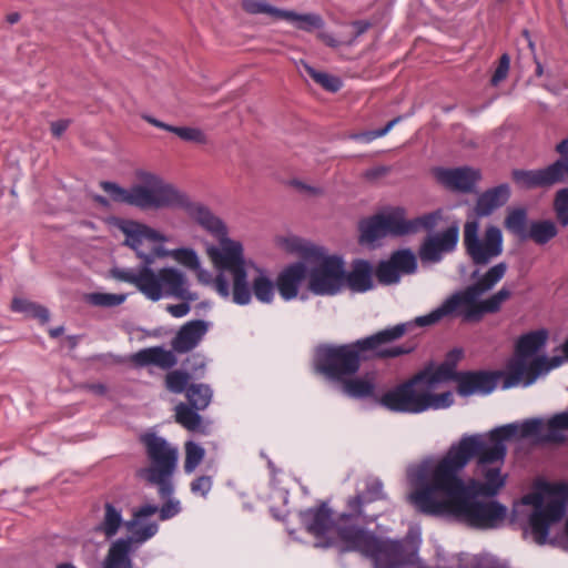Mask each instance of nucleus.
Here are the masks:
<instances>
[{
	"label": "nucleus",
	"instance_id": "nucleus-3",
	"mask_svg": "<svg viewBox=\"0 0 568 568\" xmlns=\"http://www.w3.org/2000/svg\"><path fill=\"white\" fill-rule=\"evenodd\" d=\"M191 217L219 241V245H207L206 254L217 274L215 292L223 298H232L237 305H247L252 295L264 304L273 302L275 284L263 268L244 258L243 245L227 237L223 221L206 206L196 204L190 209Z\"/></svg>",
	"mask_w": 568,
	"mask_h": 568
},
{
	"label": "nucleus",
	"instance_id": "nucleus-58",
	"mask_svg": "<svg viewBox=\"0 0 568 568\" xmlns=\"http://www.w3.org/2000/svg\"><path fill=\"white\" fill-rule=\"evenodd\" d=\"M298 240L297 239H284L282 241V244L285 246L286 250L294 252L298 251L300 246L297 245Z\"/></svg>",
	"mask_w": 568,
	"mask_h": 568
},
{
	"label": "nucleus",
	"instance_id": "nucleus-9",
	"mask_svg": "<svg viewBox=\"0 0 568 568\" xmlns=\"http://www.w3.org/2000/svg\"><path fill=\"white\" fill-rule=\"evenodd\" d=\"M424 375L416 374L408 381L387 390L379 398V404L390 412L418 414L428 409L449 407L453 394L445 392L430 394L423 382Z\"/></svg>",
	"mask_w": 568,
	"mask_h": 568
},
{
	"label": "nucleus",
	"instance_id": "nucleus-2",
	"mask_svg": "<svg viewBox=\"0 0 568 568\" xmlns=\"http://www.w3.org/2000/svg\"><path fill=\"white\" fill-rule=\"evenodd\" d=\"M507 268L505 262L495 264L475 283L450 295L437 308L427 315L416 317L414 322L387 327L351 344L318 348V371L328 378L339 382L355 375L364 361L394 358L413 352L414 346H392L390 344L402 338L414 325L428 326L453 316L460 317L463 322H479L485 314L497 313L501 305L510 298L511 291L509 288L503 286L485 300L479 301V297L501 281Z\"/></svg>",
	"mask_w": 568,
	"mask_h": 568
},
{
	"label": "nucleus",
	"instance_id": "nucleus-27",
	"mask_svg": "<svg viewBox=\"0 0 568 568\" xmlns=\"http://www.w3.org/2000/svg\"><path fill=\"white\" fill-rule=\"evenodd\" d=\"M125 523L126 521H124L122 517V510L111 503H105L103 507V517L94 529L97 532L102 534L106 539H111L118 534L121 526L125 527Z\"/></svg>",
	"mask_w": 568,
	"mask_h": 568
},
{
	"label": "nucleus",
	"instance_id": "nucleus-8",
	"mask_svg": "<svg viewBox=\"0 0 568 568\" xmlns=\"http://www.w3.org/2000/svg\"><path fill=\"white\" fill-rule=\"evenodd\" d=\"M568 484H544L539 491L523 497V504L532 506L529 529L534 541L544 545L550 527L566 515Z\"/></svg>",
	"mask_w": 568,
	"mask_h": 568
},
{
	"label": "nucleus",
	"instance_id": "nucleus-16",
	"mask_svg": "<svg viewBox=\"0 0 568 568\" xmlns=\"http://www.w3.org/2000/svg\"><path fill=\"white\" fill-rule=\"evenodd\" d=\"M459 240L458 223H453L446 230L426 236L418 250L423 263H438L447 253L456 250Z\"/></svg>",
	"mask_w": 568,
	"mask_h": 568
},
{
	"label": "nucleus",
	"instance_id": "nucleus-45",
	"mask_svg": "<svg viewBox=\"0 0 568 568\" xmlns=\"http://www.w3.org/2000/svg\"><path fill=\"white\" fill-rule=\"evenodd\" d=\"M125 298V294L91 293L88 295L87 300L94 306L113 307L121 305Z\"/></svg>",
	"mask_w": 568,
	"mask_h": 568
},
{
	"label": "nucleus",
	"instance_id": "nucleus-51",
	"mask_svg": "<svg viewBox=\"0 0 568 568\" xmlns=\"http://www.w3.org/2000/svg\"><path fill=\"white\" fill-rule=\"evenodd\" d=\"M554 210L557 220L568 212V187L561 189L556 193Z\"/></svg>",
	"mask_w": 568,
	"mask_h": 568
},
{
	"label": "nucleus",
	"instance_id": "nucleus-7",
	"mask_svg": "<svg viewBox=\"0 0 568 568\" xmlns=\"http://www.w3.org/2000/svg\"><path fill=\"white\" fill-rule=\"evenodd\" d=\"M545 331H534L520 336L516 343V357L508 364L504 379V388L515 387L519 384L531 385L539 375L547 374L564 362L561 356L548 359L545 356L536 357L530 364L526 359L536 354L546 343Z\"/></svg>",
	"mask_w": 568,
	"mask_h": 568
},
{
	"label": "nucleus",
	"instance_id": "nucleus-50",
	"mask_svg": "<svg viewBox=\"0 0 568 568\" xmlns=\"http://www.w3.org/2000/svg\"><path fill=\"white\" fill-rule=\"evenodd\" d=\"M172 495L165 497L168 499L161 508L158 507L161 520H168L176 516L181 511V504L178 499L171 498Z\"/></svg>",
	"mask_w": 568,
	"mask_h": 568
},
{
	"label": "nucleus",
	"instance_id": "nucleus-59",
	"mask_svg": "<svg viewBox=\"0 0 568 568\" xmlns=\"http://www.w3.org/2000/svg\"><path fill=\"white\" fill-rule=\"evenodd\" d=\"M463 356V351L462 349H453L452 352H449L448 356H447V361L446 362H449L450 364H456Z\"/></svg>",
	"mask_w": 568,
	"mask_h": 568
},
{
	"label": "nucleus",
	"instance_id": "nucleus-28",
	"mask_svg": "<svg viewBox=\"0 0 568 568\" xmlns=\"http://www.w3.org/2000/svg\"><path fill=\"white\" fill-rule=\"evenodd\" d=\"M342 382L343 393L352 398H367L375 393V377L365 375L363 377H345Z\"/></svg>",
	"mask_w": 568,
	"mask_h": 568
},
{
	"label": "nucleus",
	"instance_id": "nucleus-41",
	"mask_svg": "<svg viewBox=\"0 0 568 568\" xmlns=\"http://www.w3.org/2000/svg\"><path fill=\"white\" fill-rule=\"evenodd\" d=\"M307 74L321 87L329 92H336L342 88V81L339 78L328 74L326 72L316 71L310 65H305Z\"/></svg>",
	"mask_w": 568,
	"mask_h": 568
},
{
	"label": "nucleus",
	"instance_id": "nucleus-53",
	"mask_svg": "<svg viewBox=\"0 0 568 568\" xmlns=\"http://www.w3.org/2000/svg\"><path fill=\"white\" fill-rule=\"evenodd\" d=\"M190 302L182 301L180 304H170L166 311L176 318L183 317L190 313Z\"/></svg>",
	"mask_w": 568,
	"mask_h": 568
},
{
	"label": "nucleus",
	"instance_id": "nucleus-30",
	"mask_svg": "<svg viewBox=\"0 0 568 568\" xmlns=\"http://www.w3.org/2000/svg\"><path fill=\"white\" fill-rule=\"evenodd\" d=\"M459 373L455 371L454 364L449 362L443 363L435 371H423L418 375H424L423 382L430 394L438 384L446 381H456Z\"/></svg>",
	"mask_w": 568,
	"mask_h": 568
},
{
	"label": "nucleus",
	"instance_id": "nucleus-32",
	"mask_svg": "<svg viewBox=\"0 0 568 568\" xmlns=\"http://www.w3.org/2000/svg\"><path fill=\"white\" fill-rule=\"evenodd\" d=\"M505 227L521 240H526L529 230L528 214L523 207L509 209L505 219Z\"/></svg>",
	"mask_w": 568,
	"mask_h": 568
},
{
	"label": "nucleus",
	"instance_id": "nucleus-52",
	"mask_svg": "<svg viewBox=\"0 0 568 568\" xmlns=\"http://www.w3.org/2000/svg\"><path fill=\"white\" fill-rule=\"evenodd\" d=\"M510 65V59L508 54H503L499 59L498 67L496 68L493 77H491V84L497 85L499 82L505 80L507 78L508 71Z\"/></svg>",
	"mask_w": 568,
	"mask_h": 568
},
{
	"label": "nucleus",
	"instance_id": "nucleus-61",
	"mask_svg": "<svg viewBox=\"0 0 568 568\" xmlns=\"http://www.w3.org/2000/svg\"><path fill=\"white\" fill-rule=\"evenodd\" d=\"M88 389L98 395H104L106 393V387L103 384H91L88 386Z\"/></svg>",
	"mask_w": 568,
	"mask_h": 568
},
{
	"label": "nucleus",
	"instance_id": "nucleus-62",
	"mask_svg": "<svg viewBox=\"0 0 568 568\" xmlns=\"http://www.w3.org/2000/svg\"><path fill=\"white\" fill-rule=\"evenodd\" d=\"M294 185L297 186L298 189L310 192L312 194H318L321 192L320 189L310 186V185H305L304 183L298 182V181L294 182Z\"/></svg>",
	"mask_w": 568,
	"mask_h": 568
},
{
	"label": "nucleus",
	"instance_id": "nucleus-38",
	"mask_svg": "<svg viewBox=\"0 0 568 568\" xmlns=\"http://www.w3.org/2000/svg\"><path fill=\"white\" fill-rule=\"evenodd\" d=\"M389 258L400 273L412 274L417 268L416 256L410 250L396 251Z\"/></svg>",
	"mask_w": 568,
	"mask_h": 568
},
{
	"label": "nucleus",
	"instance_id": "nucleus-49",
	"mask_svg": "<svg viewBox=\"0 0 568 568\" xmlns=\"http://www.w3.org/2000/svg\"><path fill=\"white\" fill-rule=\"evenodd\" d=\"M399 120H400V118H395L392 121H389L382 129L374 130V131H366V132H362V133H357V134H353L352 139H354V140H363L365 142H371V141H373V140H375L377 138H382V136L386 135L392 130V128L397 122H399Z\"/></svg>",
	"mask_w": 568,
	"mask_h": 568
},
{
	"label": "nucleus",
	"instance_id": "nucleus-37",
	"mask_svg": "<svg viewBox=\"0 0 568 568\" xmlns=\"http://www.w3.org/2000/svg\"><path fill=\"white\" fill-rule=\"evenodd\" d=\"M11 308L14 312L23 313L28 316L39 318L42 323H47L49 321V311L45 307L24 298H13Z\"/></svg>",
	"mask_w": 568,
	"mask_h": 568
},
{
	"label": "nucleus",
	"instance_id": "nucleus-42",
	"mask_svg": "<svg viewBox=\"0 0 568 568\" xmlns=\"http://www.w3.org/2000/svg\"><path fill=\"white\" fill-rule=\"evenodd\" d=\"M242 7L248 13H265L277 20H281L283 13V10L272 7L271 4L262 0H243Z\"/></svg>",
	"mask_w": 568,
	"mask_h": 568
},
{
	"label": "nucleus",
	"instance_id": "nucleus-6",
	"mask_svg": "<svg viewBox=\"0 0 568 568\" xmlns=\"http://www.w3.org/2000/svg\"><path fill=\"white\" fill-rule=\"evenodd\" d=\"M141 179L143 184H138L130 189H124L109 181L100 182V186L110 195L112 201L141 210H158L186 204L185 195L171 184L165 183L158 175L145 173Z\"/></svg>",
	"mask_w": 568,
	"mask_h": 568
},
{
	"label": "nucleus",
	"instance_id": "nucleus-4",
	"mask_svg": "<svg viewBox=\"0 0 568 568\" xmlns=\"http://www.w3.org/2000/svg\"><path fill=\"white\" fill-rule=\"evenodd\" d=\"M358 519L373 523L376 516H356L353 510L341 514L335 519L329 539L315 542V547H334L341 554L358 552L371 558L374 568H404L414 565L417 556L414 542L379 538L375 532L357 525Z\"/></svg>",
	"mask_w": 568,
	"mask_h": 568
},
{
	"label": "nucleus",
	"instance_id": "nucleus-23",
	"mask_svg": "<svg viewBox=\"0 0 568 568\" xmlns=\"http://www.w3.org/2000/svg\"><path fill=\"white\" fill-rule=\"evenodd\" d=\"M510 197V187L504 183L481 193L477 200L475 212L479 217L490 215L503 206Z\"/></svg>",
	"mask_w": 568,
	"mask_h": 568
},
{
	"label": "nucleus",
	"instance_id": "nucleus-5",
	"mask_svg": "<svg viewBox=\"0 0 568 568\" xmlns=\"http://www.w3.org/2000/svg\"><path fill=\"white\" fill-rule=\"evenodd\" d=\"M115 278L134 285L146 298L156 302L164 297L176 298L185 302L197 300L196 293L190 288V282L185 273L176 267H163L154 271L149 266L136 270H114Z\"/></svg>",
	"mask_w": 568,
	"mask_h": 568
},
{
	"label": "nucleus",
	"instance_id": "nucleus-24",
	"mask_svg": "<svg viewBox=\"0 0 568 568\" xmlns=\"http://www.w3.org/2000/svg\"><path fill=\"white\" fill-rule=\"evenodd\" d=\"M345 285L353 291L363 293L373 288V267L365 260H356L349 273L345 272Z\"/></svg>",
	"mask_w": 568,
	"mask_h": 568
},
{
	"label": "nucleus",
	"instance_id": "nucleus-29",
	"mask_svg": "<svg viewBox=\"0 0 568 568\" xmlns=\"http://www.w3.org/2000/svg\"><path fill=\"white\" fill-rule=\"evenodd\" d=\"M359 231V241L367 244H372L377 240L388 236L381 213L361 221Z\"/></svg>",
	"mask_w": 568,
	"mask_h": 568
},
{
	"label": "nucleus",
	"instance_id": "nucleus-57",
	"mask_svg": "<svg viewBox=\"0 0 568 568\" xmlns=\"http://www.w3.org/2000/svg\"><path fill=\"white\" fill-rule=\"evenodd\" d=\"M143 119H144L148 123H150V124L154 125L155 128H159V129L165 130V131H168V132H172V133H173V130H174V128H175L174 125L166 124V123H164V122H162V121H160V120H158V119H155V118H153V116H151V115H143Z\"/></svg>",
	"mask_w": 568,
	"mask_h": 568
},
{
	"label": "nucleus",
	"instance_id": "nucleus-35",
	"mask_svg": "<svg viewBox=\"0 0 568 568\" xmlns=\"http://www.w3.org/2000/svg\"><path fill=\"white\" fill-rule=\"evenodd\" d=\"M281 20L290 21L297 29L304 31H313L323 27L322 18L314 13L300 14L294 11L283 10Z\"/></svg>",
	"mask_w": 568,
	"mask_h": 568
},
{
	"label": "nucleus",
	"instance_id": "nucleus-60",
	"mask_svg": "<svg viewBox=\"0 0 568 568\" xmlns=\"http://www.w3.org/2000/svg\"><path fill=\"white\" fill-rule=\"evenodd\" d=\"M353 26L356 28V34L361 36L369 29L371 23L366 21H355Z\"/></svg>",
	"mask_w": 568,
	"mask_h": 568
},
{
	"label": "nucleus",
	"instance_id": "nucleus-13",
	"mask_svg": "<svg viewBox=\"0 0 568 568\" xmlns=\"http://www.w3.org/2000/svg\"><path fill=\"white\" fill-rule=\"evenodd\" d=\"M120 230L125 235L124 244L130 246L143 261V266H149L155 257H171L172 250L155 246L156 243L168 241V237L156 230L132 220L122 221Z\"/></svg>",
	"mask_w": 568,
	"mask_h": 568
},
{
	"label": "nucleus",
	"instance_id": "nucleus-10",
	"mask_svg": "<svg viewBox=\"0 0 568 568\" xmlns=\"http://www.w3.org/2000/svg\"><path fill=\"white\" fill-rule=\"evenodd\" d=\"M140 442L150 462L148 467L139 470L140 477L156 486L161 498L169 497L174 491L172 477L178 467V448L154 433L141 435Z\"/></svg>",
	"mask_w": 568,
	"mask_h": 568
},
{
	"label": "nucleus",
	"instance_id": "nucleus-26",
	"mask_svg": "<svg viewBox=\"0 0 568 568\" xmlns=\"http://www.w3.org/2000/svg\"><path fill=\"white\" fill-rule=\"evenodd\" d=\"M388 236L399 237L410 235V220L406 217V210L400 206L389 207L381 212Z\"/></svg>",
	"mask_w": 568,
	"mask_h": 568
},
{
	"label": "nucleus",
	"instance_id": "nucleus-21",
	"mask_svg": "<svg viewBox=\"0 0 568 568\" xmlns=\"http://www.w3.org/2000/svg\"><path fill=\"white\" fill-rule=\"evenodd\" d=\"M308 277L304 263L297 262L286 266L276 278V287L285 301L295 298L303 281Z\"/></svg>",
	"mask_w": 568,
	"mask_h": 568
},
{
	"label": "nucleus",
	"instance_id": "nucleus-11",
	"mask_svg": "<svg viewBox=\"0 0 568 568\" xmlns=\"http://www.w3.org/2000/svg\"><path fill=\"white\" fill-rule=\"evenodd\" d=\"M156 511L158 506L151 504L133 510L132 518L125 523V528L132 532V536L119 538L111 544L103 561V568H132L130 555L134 550V544L145 542L159 530L156 523H150L140 528L138 526L144 518L155 515Z\"/></svg>",
	"mask_w": 568,
	"mask_h": 568
},
{
	"label": "nucleus",
	"instance_id": "nucleus-56",
	"mask_svg": "<svg viewBox=\"0 0 568 568\" xmlns=\"http://www.w3.org/2000/svg\"><path fill=\"white\" fill-rule=\"evenodd\" d=\"M69 126L68 120H58L51 123V132L54 136L60 138Z\"/></svg>",
	"mask_w": 568,
	"mask_h": 568
},
{
	"label": "nucleus",
	"instance_id": "nucleus-25",
	"mask_svg": "<svg viewBox=\"0 0 568 568\" xmlns=\"http://www.w3.org/2000/svg\"><path fill=\"white\" fill-rule=\"evenodd\" d=\"M384 498L383 483L377 478H371L366 481L364 491L347 499V507L349 510L355 511L356 516H366L363 507L366 504Z\"/></svg>",
	"mask_w": 568,
	"mask_h": 568
},
{
	"label": "nucleus",
	"instance_id": "nucleus-48",
	"mask_svg": "<svg viewBox=\"0 0 568 568\" xmlns=\"http://www.w3.org/2000/svg\"><path fill=\"white\" fill-rule=\"evenodd\" d=\"M213 486V479L209 475H202L193 479L190 484V490L193 495L207 498Z\"/></svg>",
	"mask_w": 568,
	"mask_h": 568
},
{
	"label": "nucleus",
	"instance_id": "nucleus-55",
	"mask_svg": "<svg viewBox=\"0 0 568 568\" xmlns=\"http://www.w3.org/2000/svg\"><path fill=\"white\" fill-rule=\"evenodd\" d=\"M389 172V169L387 166H376L373 169H369L365 172V178L368 180H376L382 176H385Z\"/></svg>",
	"mask_w": 568,
	"mask_h": 568
},
{
	"label": "nucleus",
	"instance_id": "nucleus-14",
	"mask_svg": "<svg viewBox=\"0 0 568 568\" xmlns=\"http://www.w3.org/2000/svg\"><path fill=\"white\" fill-rule=\"evenodd\" d=\"M316 263L308 272V288L316 295H335L345 285V264L336 255L316 250Z\"/></svg>",
	"mask_w": 568,
	"mask_h": 568
},
{
	"label": "nucleus",
	"instance_id": "nucleus-47",
	"mask_svg": "<svg viewBox=\"0 0 568 568\" xmlns=\"http://www.w3.org/2000/svg\"><path fill=\"white\" fill-rule=\"evenodd\" d=\"M173 133L181 140L197 144L207 143L206 134L199 128L193 126H175Z\"/></svg>",
	"mask_w": 568,
	"mask_h": 568
},
{
	"label": "nucleus",
	"instance_id": "nucleus-22",
	"mask_svg": "<svg viewBox=\"0 0 568 568\" xmlns=\"http://www.w3.org/2000/svg\"><path fill=\"white\" fill-rule=\"evenodd\" d=\"M130 359L138 367L155 365L162 369H170L178 363L173 351L165 349L161 346L140 349L132 354Z\"/></svg>",
	"mask_w": 568,
	"mask_h": 568
},
{
	"label": "nucleus",
	"instance_id": "nucleus-44",
	"mask_svg": "<svg viewBox=\"0 0 568 568\" xmlns=\"http://www.w3.org/2000/svg\"><path fill=\"white\" fill-rule=\"evenodd\" d=\"M172 258L189 270H196L200 265L197 253L193 248L181 247L172 250Z\"/></svg>",
	"mask_w": 568,
	"mask_h": 568
},
{
	"label": "nucleus",
	"instance_id": "nucleus-54",
	"mask_svg": "<svg viewBox=\"0 0 568 568\" xmlns=\"http://www.w3.org/2000/svg\"><path fill=\"white\" fill-rule=\"evenodd\" d=\"M193 271L196 273V277L200 283L206 285L211 284L214 287V281L216 280V276L213 278L212 274L209 271L203 270L201 267V264L199 265V268Z\"/></svg>",
	"mask_w": 568,
	"mask_h": 568
},
{
	"label": "nucleus",
	"instance_id": "nucleus-31",
	"mask_svg": "<svg viewBox=\"0 0 568 568\" xmlns=\"http://www.w3.org/2000/svg\"><path fill=\"white\" fill-rule=\"evenodd\" d=\"M558 235L555 222L550 220L534 221L529 224L526 240H531L538 245H545Z\"/></svg>",
	"mask_w": 568,
	"mask_h": 568
},
{
	"label": "nucleus",
	"instance_id": "nucleus-63",
	"mask_svg": "<svg viewBox=\"0 0 568 568\" xmlns=\"http://www.w3.org/2000/svg\"><path fill=\"white\" fill-rule=\"evenodd\" d=\"M19 20H20V14H19V13H17V12L10 13V14H8V17H7V21H8L10 24L17 23Z\"/></svg>",
	"mask_w": 568,
	"mask_h": 568
},
{
	"label": "nucleus",
	"instance_id": "nucleus-18",
	"mask_svg": "<svg viewBox=\"0 0 568 568\" xmlns=\"http://www.w3.org/2000/svg\"><path fill=\"white\" fill-rule=\"evenodd\" d=\"M503 373L499 372H460L457 376V392L462 396L474 394L487 395L497 385V379Z\"/></svg>",
	"mask_w": 568,
	"mask_h": 568
},
{
	"label": "nucleus",
	"instance_id": "nucleus-39",
	"mask_svg": "<svg viewBox=\"0 0 568 568\" xmlns=\"http://www.w3.org/2000/svg\"><path fill=\"white\" fill-rule=\"evenodd\" d=\"M185 460H184V471L186 474L193 473L196 467L203 462L205 456V450L202 446L194 442L185 443Z\"/></svg>",
	"mask_w": 568,
	"mask_h": 568
},
{
	"label": "nucleus",
	"instance_id": "nucleus-34",
	"mask_svg": "<svg viewBox=\"0 0 568 568\" xmlns=\"http://www.w3.org/2000/svg\"><path fill=\"white\" fill-rule=\"evenodd\" d=\"M185 396L190 406L196 410H204L212 400L213 392L206 384H191Z\"/></svg>",
	"mask_w": 568,
	"mask_h": 568
},
{
	"label": "nucleus",
	"instance_id": "nucleus-1",
	"mask_svg": "<svg viewBox=\"0 0 568 568\" xmlns=\"http://www.w3.org/2000/svg\"><path fill=\"white\" fill-rule=\"evenodd\" d=\"M540 419L507 424L487 434L463 436L437 462H424L409 473L415 490L409 501L423 514L449 517L476 529H496L504 525L508 509L493 497L505 485L500 469L507 448L505 442L540 434Z\"/></svg>",
	"mask_w": 568,
	"mask_h": 568
},
{
	"label": "nucleus",
	"instance_id": "nucleus-43",
	"mask_svg": "<svg viewBox=\"0 0 568 568\" xmlns=\"http://www.w3.org/2000/svg\"><path fill=\"white\" fill-rule=\"evenodd\" d=\"M190 374L183 371H172L168 373L165 377V386L166 388L174 393V394H181L183 392L186 393V389L189 388L187 384L190 382Z\"/></svg>",
	"mask_w": 568,
	"mask_h": 568
},
{
	"label": "nucleus",
	"instance_id": "nucleus-12",
	"mask_svg": "<svg viewBox=\"0 0 568 568\" xmlns=\"http://www.w3.org/2000/svg\"><path fill=\"white\" fill-rule=\"evenodd\" d=\"M479 229L477 220H467L463 230V244L474 265L486 266L503 254L504 236L496 225H488L481 236Z\"/></svg>",
	"mask_w": 568,
	"mask_h": 568
},
{
	"label": "nucleus",
	"instance_id": "nucleus-20",
	"mask_svg": "<svg viewBox=\"0 0 568 568\" xmlns=\"http://www.w3.org/2000/svg\"><path fill=\"white\" fill-rule=\"evenodd\" d=\"M434 174L437 181L442 183L444 186L462 192H470L474 185L480 179L479 171L470 168H439L434 171Z\"/></svg>",
	"mask_w": 568,
	"mask_h": 568
},
{
	"label": "nucleus",
	"instance_id": "nucleus-15",
	"mask_svg": "<svg viewBox=\"0 0 568 568\" xmlns=\"http://www.w3.org/2000/svg\"><path fill=\"white\" fill-rule=\"evenodd\" d=\"M514 182L524 189L549 187L555 184L568 183V162L557 160L544 169L514 170Z\"/></svg>",
	"mask_w": 568,
	"mask_h": 568
},
{
	"label": "nucleus",
	"instance_id": "nucleus-64",
	"mask_svg": "<svg viewBox=\"0 0 568 568\" xmlns=\"http://www.w3.org/2000/svg\"><path fill=\"white\" fill-rule=\"evenodd\" d=\"M323 40L329 47H336L337 45V41L333 37L328 36V34H324L323 36Z\"/></svg>",
	"mask_w": 568,
	"mask_h": 568
},
{
	"label": "nucleus",
	"instance_id": "nucleus-36",
	"mask_svg": "<svg viewBox=\"0 0 568 568\" xmlns=\"http://www.w3.org/2000/svg\"><path fill=\"white\" fill-rule=\"evenodd\" d=\"M175 420L185 429L195 432L202 426V417L192 406L180 403L175 406Z\"/></svg>",
	"mask_w": 568,
	"mask_h": 568
},
{
	"label": "nucleus",
	"instance_id": "nucleus-46",
	"mask_svg": "<svg viewBox=\"0 0 568 568\" xmlns=\"http://www.w3.org/2000/svg\"><path fill=\"white\" fill-rule=\"evenodd\" d=\"M376 277L382 284H394L399 281L400 272L390 261H382L376 268Z\"/></svg>",
	"mask_w": 568,
	"mask_h": 568
},
{
	"label": "nucleus",
	"instance_id": "nucleus-33",
	"mask_svg": "<svg viewBox=\"0 0 568 568\" xmlns=\"http://www.w3.org/2000/svg\"><path fill=\"white\" fill-rule=\"evenodd\" d=\"M564 430H568V412L554 415L546 424V434L542 439L549 443H564L566 440Z\"/></svg>",
	"mask_w": 568,
	"mask_h": 568
},
{
	"label": "nucleus",
	"instance_id": "nucleus-19",
	"mask_svg": "<svg viewBox=\"0 0 568 568\" xmlns=\"http://www.w3.org/2000/svg\"><path fill=\"white\" fill-rule=\"evenodd\" d=\"M210 324L203 320H193L183 324L171 341L173 353H189L194 349L209 331Z\"/></svg>",
	"mask_w": 568,
	"mask_h": 568
},
{
	"label": "nucleus",
	"instance_id": "nucleus-17",
	"mask_svg": "<svg viewBox=\"0 0 568 568\" xmlns=\"http://www.w3.org/2000/svg\"><path fill=\"white\" fill-rule=\"evenodd\" d=\"M300 517L305 529L316 538V542L329 539L335 520L326 504L301 511Z\"/></svg>",
	"mask_w": 568,
	"mask_h": 568
},
{
	"label": "nucleus",
	"instance_id": "nucleus-40",
	"mask_svg": "<svg viewBox=\"0 0 568 568\" xmlns=\"http://www.w3.org/2000/svg\"><path fill=\"white\" fill-rule=\"evenodd\" d=\"M442 211L437 210L430 213H426L424 215L417 216L415 219H410V232L412 234H416L419 231H432L434 230L438 222L442 220Z\"/></svg>",
	"mask_w": 568,
	"mask_h": 568
}]
</instances>
